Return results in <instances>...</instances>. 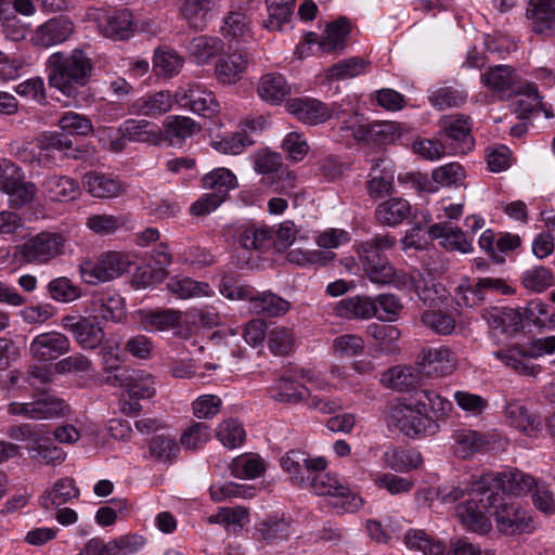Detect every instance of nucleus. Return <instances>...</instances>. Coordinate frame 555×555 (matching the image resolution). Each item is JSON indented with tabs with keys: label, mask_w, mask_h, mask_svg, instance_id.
Instances as JSON below:
<instances>
[{
	"label": "nucleus",
	"mask_w": 555,
	"mask_h": 555,
	"mask_svg": "<svg viewBox=\"0 0 555 555\" xmlns=\"http://www.w3.org/2000/svg\"><path fill=\"white\" fill-rule=\"evenodd\" d=\"M47 67L50 87L68 98H75L78 88L89 81L92 63L82 50L75 49L70 54L53 53L47 61Z\"/></svg>",
	"instance_id": "f257e3e1"
},
{
	"label": "nucleus",
	"mask_w": 555,
	"mask_h": 555,
	"mask_svg": "<svg viewBox=\"0 0 555 555\" xmlns=\"http://www.w3.org/2000/svg\"><path fill=\"white\" fill-rule=\"evenodd\" d=\"M396 243L397 240L391 234H376L356 245L359 260L372 283L387 285L393 282L396 271L385 253L393 249Z\"/></svg>",
	"instance_id": "f03ea898"
},
{
	"label": "nucleus",
	"mask_w": 555,
	"mask_h": 555,
	"mask_svg": "<svg viewBox=\"0 0 555 555\" xmlns=\"http://www.w3.org/2000/svg\"><path fill=\"white\" fill-rule=\"evenodd\" d=\"M133 261L129 254L122 251L102 253L95 259H86L79 266L82 280L91 285L118 279L128 272Z\"/></svg>",
	"instance_id": "7ed1b4c3"
},
{
	"label": "nucleus",
	"mask_w": 555,
	"mask_h": 555,
	"mask_svg": "<svg viewBox=\"0 0 555 555\" xmlns=\"http://www.w3.org/2000/svg\"><path fill=\"white\" fill-rule=\"evenodd\" d=\"M65 238L60 233L41 232L30 236L17 245L14 258L21 263L44 264L61 256L64 250Z\"/></svg>",
	"instance_id": "20e7f679"
},
{
	"label": "nucleus",
	"mask_w": 555,
	"mask_h": 555,
	"mask_svg": "<svg viewBox=\"0 0 555 555\" xmlns=\"http://www.w3.org/2000/svg\"><path fill=\"white\" fill-rule=\"evenodd\" d=\"M535 486L534 479L518 469L508 472L482 474L472 477V491L478 495H486L491 492H507L513 495L531 491Z\"/></svg>",
	"instance_id": "39448f33"
},
{
	"label": "nucleus",
	"mask_w": 555,
	"mask_h": 555,
	"mask_svg": "<svg viewBox=\"0 0 555 555\" xmlns=\"http://www.w3.org/2000/svg\"><path fill=\"white\" fill-rule=\"evenodd\" d=\"M488 506L496 528L505 534H517L533 529L532 519L518 504L499 492L487 493Z\"/></svg>",
	"instance_id": "423d86ee"
},
{
	"label": "nucleus",
	"mask_w": 555,
	"mask_h": 555,
	"mask_svg": "<svg viewBox=\"0 0 555 555\" xmlns=\"http://www.w3.org/2000/svg\"><path fill=\"white\" fill-rule=\"evenodd\" d=\"M34 182L25 180L23 168L7 157H0V192L10 196L11 206L22 208L37 195Z\"/></svg>",
	"instance_id": "0eeeda50"
},
{
	"label": "nucleus",
	"mask_w": 555,
	"mask_h": 555,
	"mask_svg": "<svg viewBox=\"0 0 555 555\" xmlns=\"http://www.w3.org/2000/svg\"><path fill=\"white\" fill-rule=\"evenodd\" d=\"M308 488H311L317 495L333 496L335 499L333 506L344 513H354L362 505V499L334 475L317 473L310 479Z\"/></svg>",
	"instance_id": "6e6552de"
},
{
	"label": "nucleus",
	"mask_w": 555,
	"mask_h": 555,
	"mask_svg": "<svg viewBox=\"0 0 555 555\" xmlns=\"http://www.w3.org/2000/svg\"><path fill=\"white\" fill-rule=\"evenodd\" d=\"M440 132L449 154H466L473 150L475 140L472 134L469 116L456 114L443 116L440 121Z\"/></svg>",
	"instance_id": "1a4fd4ad"
},
{
	"label": "nucleus",
	"mask_w": 555,
	"mask_h": 555,
	"mask_svg": "<svg viewBox=\"0 0 555 555\" xmlns=\"http://www.w3.org/2000/svg\"><path fill=\"white\" fill-rule=\"evenodd\" d=\"M390 417L392 425L410 438L431 436L438 430V424L431 416L420 413L412 405H396Z\"/></svg>",
	"instance_id": "9d476101"
},
{
	"label": "nucleus",
	"mask_w": 555,
	"mask_h": 555,
	"mask_svg": "<svg viewBox=\"0 0 555 555\" xmlns=\"http://www.w3.org/2000/svg\"><path fill=\"white\" fill-rule=\"evenodd\" d=\"M281 466L294 485L308 488L313 475L326 468V461L322 456L311 457L301 450H291L281 457Z\"/></svg>",
	"instance_id": "9b49d317"
},
{
	"label": "nucleus",
	"mask_w": 555,
	"mask_h": 555,
	"mask_svg": "<svg viewBox=\"0 0 555 555\" xmlns=\"http://www.w3.org/2000/svg\"><path fill=\"white\" fill-rule=\"evenodd\" d=\"M175 101L181 107L189 108L193 113L204 117H211L219 109L215 94L197 82L180 87L175 92Z\"/></svg>",
	"instance_id": "f8f14e48"
},
{
	"label": "nucleus",
	"mask_w": 555,
	"mask_h": 555,
	"mask_svg": "<svg viewBox=\"0 0 555 555\" xmlns=\"http://www.w3.org/2000/svg\"><path fill=\"white\" fill-rule=\"evenodd\" d=\"M61 324L82 349L98 348L105 336L102 326L91 317L67 314L63 317Z\"/></svg>",
	"instance_id": "ddd939ff"
},
{
	"label": "nucleus",
	"mask_w": 555,
	"mask_h": 555,
	"mask_svg": "<svg viewBox=\"0 0 555 555\" xmlns=\"http://www.w3.org/2000/svg\"><path fill=\"white\" fill-rule=\"evenodd\" d=\"M286 108L297 120L310 126L323 124L338 114L335 106L313 98L292 99L287 102Z\"/></svg>",
	"instance_id": "4468645a"
},
{
	"label": "nucleus",
	"mask_w": 555,
	"mask_h": 555,
	"mask_svg": "<svg viewBox=\"0 0 555 555\" xmlns=\"http://www.w3.org/2000/svg\"><path fill=\"white\" fill-rule=\"evenodd\" d=\"M472 494L476 496H480L477 499H470L464 503H461L456 506V515L460 518L462 525L474 532L483 534L491 530L492 525L489 518L485 515V512H489L491 514V508L488 506L487 496L478 495L472 491V487L469 488Z\"/></svg>",
	"instance_id": "2eb2a0df"
},
{
	"label": "nucleus",
	"mask_w": 555,
	"mask_h": 555,
	"mask_svg": "<svg viewBox=\"0 0 555 555\" xmlns=\"http://www.w3.org/2000/svg\"><path fill=\"white\" fill-rule=\"evenodd\" d=\"M70 350L69 338L60 332L37 335L29 346L31 357L39 362L53 361Z\"/></svg>",
	"instance_id": "dca6fc26"
},
{
	"label": "nucleus",
	"mask_w": 555,
	"mask_h": 555,
	"mask_svg": "<svg viewBox=\"0 0 555 555\" xmlns=\"http://www.w3.org/2000/svg\"><path fill=\"white\" fill-rule=\"evenodd\" d=\"M94 20L99 31L115 40H125L132 33V16L127 10H98Z\"/></svg>",
	"instance_id": "f3484780"
},
{
	"label": "nucleus",
	"mask_w": 555,
	"mask_h": 555,
	"mask_svg": "<svg viewBox=\"0 0 555 555\" xmlns=\"http://www.w3.org/2000/svg\"><path fill=\"white\" fill-rule=\"evenodd\" d=\"M74 31V24L66 17L50 18L34 31L30 41L34 46L49 48L67 40Z\"/></svg>",
	"instance_id": "a211bd4d"
},
{
	"label": "nucleus",
	"mask_w": 555,
	"mask_h": 555,
	"mask_svg": "<svg viewBox=\"0 0 555 555\" xmlns=\"http://www.w3.org/2000/svg\"><path fill=\"white\" fill-rule=\"evenodd\" d=\"M455 363V357L447 346L424 349L418 359L424 374L435 377L451 374Z\"/></svg>",
	"instance_id": "6ab92c4d"
},
{
	"label": "nucleus",
	"mask_w": 555,
	"mask_h": 555,
	"mask_svg": "<svg viewBox=\"0 0 555 555\" xmlns=\"http://www.w3.org/2000/svg\"><path fill=\"white\" fill-rule=\"evenodd\" d=\"M82 183L86 191L95 198H115L126 192V184L121 180L99 171L87 172Z\"/></svg>",
	"instance_id": "aec40b11"
},
{
	"label": "nucleus",
	"mask_w": 555,
	"mask_h": 555,
	"mask_svg": "<svg viewBox=\"0 0 555 555\" xmlns=\"http://www.w3.org/2000/svg\"><path fill=\"white\" fill-rule=\"evenodd\" d=\"M526 16L532 31L552 36L555 31V0H529Z\"/></svg>",
	"instance_id": "412c9836"
},
{
	"label": "nucleus",
	"mask_w": 555,
	"mask_h": 555,
	"mask_svg": "<svg viewBox=\"0 0 555 555\" xmlns=\"http://www.w3.org/2000/svg\"><path fill=\"white\" fill-rule=\"evenodd\" d=\"M182 312L173 309H157L144 312L141 322L149 331H175V335L186 339L189 330H180Z\"/></svg>",
	"instance_id": "4be33fe9"
},
{
	"label": "nucleus",
	"mask_w": 555,
	"mask_h": 555,
	"mask_svg": "<svg viewBox=\"0 0 555 555\" xmlns=\"http://www.w3.org/2000/svg\"><path fill=\"white\" fill-rule=\"evenodd\" d=\"M481 318L492 331H500L503 334H515L522 328V317L520 312L509 307H490L481 311Z\"/></svg>",
	"instance_id": "5701e85b"
},
{
	"label": "nucleus",
	"mask_w": 555,
	"mask_h": 555,
	"mask_svg": "<svg viewBox=\"0 0 555 555\" xmlns=\"http://www.w3.org/2000/svg\"><path fill=\"white\" fill-rule=\"evenodd\" d=\"M224 42L217 36L198 35L185 46L190 59L197 65L209 64L224 52Z\"/></svg>",
	"instance_id": "b1692460"
},
{
	"label": "nucleus",
	"mask_w": 555,
	"mask_h": 555,
	"mask_svg": "<svg viewBox=\"0 0 555 555\" xmlns=\"http://www.w3.org/2000/svg\"><path fill=\"white\" fill-rule=\"evenodd\" d=\"M212 8V0H179L178 2L180 17L189 28L195 31H202L207 27Z\"/></svg>",
	"instance_id": "393cba45"
},
{
	"label": "nucleus",
	"mask_w": 555,
	"mask_h": 555,
	"mask_svg": "<svg viewBox=\"0 0 555 555\" xmlns=\"http://www.w3.org/2000/svg\"><path fill=\"white\" fill-rule=\"evenodd\" d=\"M248 62V55L243 51H235L221 56L215 65L217 80L223 85L235 83L242 78Z\"/></svg>",
	"instance_id": "a878e982"
},
{
	"label": "nucleus",
	"mask_w": 555,
	"mask_h": 555,
	"mask_svg": "<svg viewBox=\"0 0 555 555\" xmlns=\"http://www.w3.org/2000/svg\"><path fill=\"white\" fill-rule=\"evenodd\" d=\"M201 127L192 118L169 116L164 121L163 139L171 146L181 147L184 141L198 132Z\"/></svg>",
	"instance_id": "bb28decb"
},
{
	"label": "nucleus",
	"mask_w": 555,
	"mask_h": 555,
	"mask_svg": "<svg viewBox=\"0 0 555 555\" xmlns=\"http://www.w3.org/2000/svg\"><path fill=\"white\" fill-rule=\"evenodd\" d=\"M508 423L526 436H534L541 427L540 417L530 413L519 400H512L505 406Z\"/></svg>",
	"instance_id": "cd10ccee"
},
{
	"label": "nucleus",
	"mask_w": 555,
	"mask_h": 555,
	"mask_svg": "<svg viewBox=\"0 0 555 555\" xmlns=\"http://www.w3.org/2000/svg\"><path fill=\"white\" fill-rule=\"evenodd\" d=\"M26 450L33 460L46 465L60 464L66 457V453L51 442L43 428L30 444H26Z\"/></svg>",
	"instance_id": "c85d7f7f"
},
{
	"label": "nucleus",
	"mask_w": 555,
	"mask_h": 555,
	"mask_svg": "<svg viewBox=\"0 0 555 555\" xmlns=\"http://www.w3.org/2000/svg\"><path fill=\"white\" fill-rule=\"evenodd\" d=\"M428 234L434 240H440V244L449 250H459L463 254L472 251V245L466 240L460 228L448 223H435L429 227Z\"/></svg>",
	"instance_id": "c756f323"
},
{
	"label": "nucleus",
	"mask_w": 555,
	"mask_h": 555,
	"mask_svg": "<svg viewBox=\"0 0 555 555\" xmlns=\"http://www.w3.org/2000/svg\"><path fill=\"white\" fill-rule=\"evenodd\" d=\"M46 143L51 150L60 153L62 158L85 159L88 156V150L83 146H75L73 140L61 131H43L37 137Z\"/></svg>",
	"instance_id": "7c9ffc66"
},
{
	"label": "nucleus",
	"mask_w": 555,
	"mask_h": 555,
	"mask_svg": "<svg viewBox=\"0 0 555 555\" xmlns=\"http://www.w3.org/2000/svg\"><path fill=\"white\" fill-rule=\"evenodd\" d=\"M119 132L131 142L158 144L163 140L162 129L145 119H128L119 127Z\"/></svg>",
	"instance_id": "2f4dec72"
},
{
	"label": "nucleus",
	"mask_w": 555,
	"mask_h": 555,
	"mask_svg": "<svg viewBox=\"0 0 555 555\" xmlns=\"http://www.w3.org/2000/svg\"><path fill=\"white\" fill-rule=\"evenodd\" d=\"M372 168L366 181V191L371 198L378 199L393 193V173L386 168L379 169L384 159H372Z\"/></svg>",
	"instance_id": "473e14b6"
},
{
	"label": "nucleus",
	"mask_w": 555,
	"mask_h": 555,
	"mask_svg": "<svg viewBox=\"0 0 555 555\" xmlns=\"http://www.w3.org/2000/svg\"><path fill=\"white\" fill-rule=\"evenodd\" d=\"M411 215V205L403 198H390L380 203L375 209L378 223L386 227H396Z\"/></svg>",
	"instance_id": "72a5a7b5"
},
{
	"label": "nucleus",
	"mask_w": 555,
	"mask_h": 555,
	"mask_svg": "<svg viewBox=\"0 0 555 555\" xmlns=\"http://www.w3.org/2000/svg\"><path fill=\"white\" fill-rule=\"evenodd\" d=\"M90 315L95 319L119 322L124 315L122 298L118 295L98 294L90 301Z\"/></svg>",
	"instance_id": "f704fd0d"
},
{
	"label": "nucleus",
	"mask_w": 555,
	"mask_h": 555,
	"mask_svg": "<svg viewBox=\"0 0 555 555\" xmlns=\"http://www.w3.org/2000/svg\"><path fill=\"white\" fill-rule=\"evenodd\" d=\"M175 96L169 91H158L139 98L132 104V111L149 117H158L170 111Z\"/></svg>",
	"instance_id": "c9c22d12"
},
{
	"label": "nucleus",
	"mask_w": 555,
	"mask_h": 555,
	"mask_svg": "<svg viewBox=\"0 0 555 555\" xmlns=\"http://www.w3.org/2000/svg\"><path fill=\"white\" fill-rule=\"evenodd\" d=\"M349 33L348 20L345 17L337 18L326 26L324 34L320 37L319 50L324 53L343 51Z\"/></svg>",
	"instance_id": "e433bc0d"
},
{
	"label": "nucleus",
	"mask_w": 555,
	"mask_h": 555,
	"mask_svg": "<svg viewBox=\"0 0 555 555\" xmlns=\"http://www.w3.org/2000/svg\"><path fill=\"white\" fill-rule=\"evenodd\" d=\"M481 79L488 89L499 93L508 90L516 93L517 90L522 88H514L517 83V75L515 74L514 68L509 65H495L493 67H489L481 76ZM517 94L519 93L517 92Z\"/></svg>",
	"instance_id": "4c0bfd02"
},
{
	"label": "nucleus",
	"mask_w": 555,
	"mask_h": 555,
	"mask_svg": "<svg viewBox=\"0 0 555 555\" xmlns=\"http://www.w3.org/2000/svg\"><path fill=\"white\" fill-rule=\"evenodd\" d=\"M336 313L343 318L370 319L377 314L376 302L366 296H353L337 302Z\"/></svg>",
	"instance_id": "58836bf2"
},
{
	"label": "nucleus",
	"mask_w": 555,
	"mask_h": 555,
	"mask_svg": "<svg viewBox=\"0 0 555 555\" xmlns=\"http://www.w3.org/2000/svg\"><path fill=\"white\" fill-rule=\"evenodd\" d=\"M31 420H54L60 418L69 413V406L64 400L52 396L42 395L30 402Z\"/></svg>",
	"instance_id": "ea45409f"
},
{
	"label": "nucleus",
	"mask_w": 555,
	"mask_h": 555,
	"mask_svg": "<svg viewBox=\"0 0 555 555\" xmlns=\"http://www.w3.org/2000/svg\"><path fill=\"white\" fill-rule=\"evenodd\" d=\"M383 459L387 467L398 473L417 469L423 464L422 454L414 449L391 448Z\"/></svg>",
	"instance_id": "a19ab883"
},
{
	"label": "nucleus",
	"mask_w": 555,
	"mask_h": 555,
	"mask_svg": "<svg viewBox=\"0 0 555 555\" xmlns=\"http://www.w3.org/2000/svg\"><path fill=\"white\" fill-rule=\"evenodd\" d=\"M258 93L262 100L279 104L291 94V86L281 74H267L258 82Z\"/></svg>",
	"instance_id": "79ce46f5"
},
{
	"label": "nucleus",
	"mask_w": 555,
	"mask_h": 555,
	"mask_svg": "<svg viewBox=\"0 0 555 555\" xmlns=\"http://www.w3.org/2000/svg\"><path fill=\"white\" fill-rule=\"evenodd\" d=\"M79 495V489L72 478L57 480L50 490H47L40 498V505L44 509L59 507Z\"/></svg>",
	"instance_id": "37998d69"
},
{
	"label": "nucleus",
	"mask_w": 555,
	"mask_h": 555,
	"mask_svg": "<svg viewBox=\"0 0 555 555\" xmlns=\"http://www.w3.org/2000/svg\"><path fill=\"white\" fill-rule=\"evenodd\" d=\"M236 186V177L227 168H217L203 177V188L222 201H225L229 192Z\"/></svg>",
	"instance_id": "c03bdc74"
},
{
	"label": "nucleus",
	"mask_w": 555,
	"mask_h": 555,
	"mask_svg": "<svg viewBox=\"0 0 555 555\" xmlns=\"http://www.w3.org/2000/svg\"><path fill=\"white\" fill-rule=\"evenodd\" d=\"M382 383L397 391H410L418 385L420 374L411 366L397 365L383 374Z\"/></svg>",
	"instance_id": "a18cd8bd"
},
{
	"label": "nucleus",
	"mask_w": 555,
	"mask_h": 555,
	"mask_svg": "<svg viewBox=\"0 0 555 555\" xmlns=\"http://www.w3.org/2000/svg\"><path fill=\"white\" fill-rule=\"evenodd\" d=\"M42 186L53 201H70L79 194L78 182L68 176L48 175Z\"/></svg>",
	"instance_id": "49530a36"
},
{
	"label": "nucleus",
	"mask_w": 555,
	"mask_h": 555,
	"mask_svg": "<svg viewBox=\"0 0 555 555\" xmlns=\"http://www.w3.org/2000/svg\"><path fill=\"white\" fill-rule=\"evenodd\" d=\"M115 378L122 380V385L127 389V396L131 400L150 399L156 393L155 382L151 375L121 374L115 375Z\"/></svg>",
	"instance_id": "de8ad7c7"
},
{
	"label": "nucleus",
	"mask_w": 555,
	"mask_h": 555,
	"mask_svg": "<svg viewBox=\"0 0 555 555\" xmlns=\"http://www.w3.org/2000/svg\"><path fill=\"white\" fill-rule=\"evenodd\" d=\"M250 310L256 314L267 317H281L289 310V302L282 297L271 293L263 292L255 297H250Z\"/></svg>",
	"instance_id": "09e8293b"
},
{
	"label": "nucleus",
	"mask_w": 555,
	"mask_h": 555,
	"mask_svg": "<svg viewBox=\"0 0 555 555\" xmlns=\"http://www.w3.org/2000/svg\"><path fill=\"white\" fill-rule=\"evenodd\" d=\"M487 444L486 438L470 429H462L454 435V454L460 459H468L480 452Z\"/></svg>",
	"instance_id": "8fccbe9b"
},
{
	"label": "nucleus",
	"mask_w": 555,
	"mask_h": 555,
	"mask_svg": "<svg viewBox=\"0 0 555 555\" xmlns=\"http://www.w3.org/2000/svg\"><path fill=\"white\" fill-rule=\"evenodd\" d=\"M310 397V390L293 380L280 379L271 387L270 398L282 403L295 404Z\"/></svg>",
	"instance_id": "3c124183"
},
{
	"label": "nucleus",
	"mask_w": 555,
	"mask_h": 555,
	"mask_svg": "<svg viewBox=\"0 0 555 555\" xmlns=\"http://www.w3.org/2000/svg\"><path fill=\"white\" fill-rule=\"evenodd\" d=\"M404 543L411 550L422 551L424 555H443L446 545L435 540L424 530L411 529L404 534Z\"/></svg>",
	"instance_id": "603ef678"
},
{
	"label": "nucleus",
	"mask_w": 555,
	"mask_h": 555,
	"mask_svg": "<svg viewBox=\"0 0 555 555\" xmlns=\"http://www.w3.org/2000/svg\"><path fill=\"white\" fill-rule=\"evenodd\" d=\"M272 231L269 228L249 225L238 236V244L246 250L264 251L272 244Z\"/></svg>",
	"instance_id": "864d4df0"
},
{
	"label": "nucleus",
	"mask_w": 555,
	"mask_h": 555,
	"mask_svg": "<svg viewBox=\"0 0 555 555\" xmlns=\"http://www.w3.org/2000/svg\"><path fill=\"white\" fill-rule=\"evenodd\" d=\"M150 455L160 463H171L180 452V446L173 437L154 436L149 443Z\"/></svg>",
	"instance_id": "5fc2aeb1"
},
{
	"label": "nucleus",
	"mask_w": 555,
	"mask_h": 555,
	"mask_svg": "<svg viewBox=\"0 0 555 555\" xmlns=\"http://www.w3.org/2000/svg\"><path fill=\"white\" fill-rule=\"evenodd\" d=\"M369 62L362 57H349L332 65L326 73L330 80H346L365 72Z\"/></svg>",
	"instance_id": "6e6d98bb"
},
{
	"label": "nucleus",
	"mask_w": 555,
	"mask_h": 555,
	"mask_svg": "<svg viewBox=\"0 0 555 555\" xmlns=\"http://www.w3.org/2000/svg\"><path fill=\"white\" fill-rule=\"evenodd\" d=\"M184 60L172 50H156L153 64L157 76L172 77L183 67Z\"/></svg>",
	"instance_id": "4d7b16f0"
},
{
	"label": "nucleus",
	"mask_w": 555,
	"mask_h": 555,
	"mask_svg": "<svg viewBox=\"0 0 555 555\" xmlns=\"http://www.w3.org/2000/svg\"><path fill=\"white\" fill-rule=\"evenodd\" d=\"M60 131L66 135H81L86 137L93 131L91 120L76 112L64 113L57 121Z\"/></svg>",
	"instance_id": "13d9d810"
},
{
	"label": "nucleus",
	"mask_w": 555,
	"mask_h": 555,
	"mask_svg": "<svg viewBox=\"0 0 555 555\" xmlns=\"http://www.w3.org/2000/svg\"><path fill=\"white\" fill-rule=\"evenodd\" d=\"M386 125L371 126L363 117L352 115L344 120L340 130L349 133L357 141L367 140L370 135L385 132Z\"/></svg>",
	"instance_id": "bf43d9fd"
},
{
	"label": "nucleus",
	"mask_w": 555,
	"mask_h": 555,
	"mask_svg": "<svg viewBox=\"0 0 555 555\" xmlns=\"http://www.w3.org/2000/svg\"><path fill=\"white\" fill-rule=\"evenodd\" d=\"M221 33L225 38L246 40L250 37V20L242 12H230L224 18Z\"/></svg>",
	"instance_id": "052dcab7"
},
{
	"label": "nucleus",
	"mask_w": 555,
	"mask_h": 555,
	"mask_svg": "<svg viewBox=\"0 0 555 555\" xmlns=\"http://www.w3.org/2000/svg\"><path fill=\"white\" fill-rule=\"evenodd\" d=\"M415 292L420 300L429 307H437L447 298V289L433 279L420 278L415 282Z\"/></svg>",
	"instance_id": "680f3d73"
},
{
	"label": "nucleus",
	"mask_w": 555,
	"mask_h": 555,
	"mask_svg": "<svg viewBox=\"0 0 555 555\" xmlns=\"http://www.w3.org/2000/svg\"><path fill=\"white\" fill-rule=\"evenodd\" d=\"M50 297L60 302H72L81 297V289L68 278L60 276L48 283Z\"/></svg>",
	"instance_id": "e2e57ef3"
},
{
	"label": "nucleus",
	"mask_w": 555,
	"mask_h": 555,
	"mask_svg": "<svg viewBox=\"0 0 555 555\" xmlns=\"http://www.w3.org/2000/svg\"><path fill=\"white\" fill-rule=\"evenodd\" d=\"M255 538L259 541L272 543L286 539L289 533V524L284 519H268L255 527Z\"/></svg>",
	"instance_id": "0e129e2a"
},
{
	"label": "nucleus",
	"mask_w": 555,
	"mask_h": 555,
	"mask_svg": "<svg viewBox=\"0 0 555 555\" xmlns=\"http://www.w3.org/2000/svg\"><path fill=\"white\" fill-rule=\"evenodd\" d=\"M126 224L121 216L98 214L87 218L86 227L98 235H111Z\"/></svg>",
	"instance_id": "69168bd1"
},
{
	"label": "nucleus",
	"mask_w": 555,
	"mask_h": 555,
	"mask_svg": "<svg viewBox=\"0 0 555 555\" xmlns=\"http://www.w3.org/2000/svg\"><path fill=\"white\" fill-rule=\"evenodd\" d=\"M421 320L426 327L438 335H450L455 330L454 318L441 310H426Z\"/></svg>",
	"instance_id": "338daca9"
},
{
	"label": "nucleus",
	"mask_w": 555,
	"mask_h": 555,
	"mask_svg": "<svg viewBox=\"0 0 555 555\" xmlns=\"http://www.w3.org/2000/svg\"><path fill=\"white\" fill-rule=\"evenodd\" d=\"M217 438L229 449L241 446L245 440V430L237 420H227L218 425Z\"/></svg>",
	"instance_id": "774afa93"
}]
</instances>
